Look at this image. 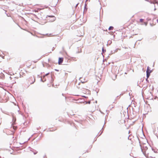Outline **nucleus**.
<instances>
[{
  "mask_svg": "<svg viewBox=\"0 0 158 158\" xmlns=\"http://www.w3.org/2000/svg\"><path fill=\"white\" fill-rule=\"evenodd\" d=\"M95 74L97 77V80L98 81V82L100 81L102 78L103 73V70H94Z\"/></svg>",
  "mask_w": 158,
  "mask_h": 158,
  "instance_id": "nucleus-1",
  "label": "nucleus"
},
{
  "mask_svg": "<svg viewBox=\"0 0 158 158\" xmlns=\"http://www.w3.org/2000/svg\"><path fill=\"white\" fill-rule=\"evenodd\" d=\"M115 139L118 144L120 145L121 143L122 142L121 136L119 135H116L115 137Z\"/></svg>",
  "mask_w": 158,
  "mask_h": 158,
  "instance_id": "nucleus-2",
  "label": "nucleus"
},
{
  "mask_svg": "<svg viewBox=\"0 0 158 158\" xmlns=\"http://www.w3.org/2000/svg\"><path fill=\"white\" fill-rule=\"evenodd\" d=\"M132 110L133 111V114L134 115H135L139 112V106L136 107L134 105V107H132Z\"/></svg>",
  "mask_w": 158,
  "mask_h": 158,
  "instance_id": "nucleus-3",
  "label": "nucleus"
},
{
  "mask_svg": "<svg viewBox=\"0 0 158 158\" xmlns=\"http://www.w3.org/2000/svg\"><path fill=\"white\" fill-rule=\"evenodd\" d=\"M47 20L49 22H52L55 20L56 18L54 16H47L46 17Z\"/></svg>",
  "mask_w": 158,
  "mask_h": 158,
  "instance_id": "nucleus-4",
  "label": "nucleus"
},
{
  "mask_svg": "<svg viewBox=\"0 0 158 158\" xmlns=\"http://www.w3.org/2000/svg\"><path fill=\"white\" fill-rule=\"evenodd\" d=\"M146 70V77L147 78H148L150 75V71H149V70Z\"/></svg>",
  "mask_w": 158,
  "mask_h": 158,
  "instance_id": "nucleus-5",
  "label": "nucleus"
},
{
  "mask_svg": "<svg viewBox=\"0 0 158 158\" xmlns=\"http://www.w3.org/2000/svg\"><path fill=\"white\" fill-rule=\"evenodd\" d=\"M29 150L32 152H33L34 153V155L35 154H36L37 152L35 150V149L31 148L30 147H29Z\"/></svg>",
  "mask_w": 158,
  "mask_h": 158,
  "instance_id": "nucleus-6",
  "label": "nucleus"
},
{
  "mask_svg": "<svg viewBox=\"0 0 158 158\" xmlns=\"http://www.w3.org/2000/svg\"><path fill=\"white\" fill-rule=\"evenodd\" d=\"M64 59L63 58H59L58 60V64H60L63 62Z\"/></svg>",
  "mask_w": 158,
  "mask_h": 158,
  "instance_id": "nucleus-7",
  "label": "nucleus"
},
{
  "mask_svg": "<svg viewBox=\"0 0 158 158\" xmlns=\"http://www.w3.org/2000/svg\"><path fill=\"white\" fill-rule=\"evenodd\" d=\"M19 74L20 77H21V76H22V75L25 76V73L23 72V70H21V71L19 73Z\"/></svg>",
  "mask_w": 158,
  "mask_h": 158,
  "instance_id": "nucleus-8",
  "label": "nucleus"
},
{
  "mask_svg": "<svg viewBox=\"0 0 158 158\" xmlns=\"http://www.w3.org/2000/svg\"><path fill=\"white\" fill-rule=\"evenodd\" d=\"M104 127V125H103L101 130L100 131V134H99V135L98 136H100L102 134V133H103V127Z\"/></svg>",
  "mask_w": 158,
  "mask_h": 158,
  "instance_id": "nucleus-9",
  "label": "nucleus"
},
{
  "mask_svg": "<svg viewBox=\"0 0 158 158\" xmlns=\"http://www.w3.org/2000/svg\"><path fill=\"white\" fill-rule=\"evenodd\" d=\"M5 76L4 74L2 73V72L1 73V77H3Z\"/></svg>",
  "mask_w": 158,
  "mask_h": 158,
  "instance_id": "nucleus-10",
  "label": "nucleus"
},
{
  "mask_svg": "<svg viewBox=\"0 0 158 158\" xmlns=\"http://www.w3.org/2000/svg\"><path fill=\"white\" fill-rule=\"evenodd\" d=\"M113 29V27L112 26L110 27L109 28V30H112Z\"/></svg>",
  "mask_w": 158,
  "mask_h": 158,
  "instance_id": "nucleus-11",
  "label": "nucleus"
},
{
  "mask_svg": "<svg viewBox=\"0 0 158 158\" xmlns=\"http://www.w3.org/2000/svg\"><path fill=\"white\" fill-rule=\"evenodd\" d=\"M140 148H141V151L143 152V153L144 154V153L145 152L143 151V149L142 148V146H141V144H140Z\"/></svg>",
  "mask_w": 158,
  "mask_h": 158,
  "instance_id": "nucleus-12",
  "label": "nucleus"
},
{
  "mask_svg": "<svg viewBox=\"0 0 158 158\" xmlns=\"http://www.w3.org/2000/svg\"><path fill=\"white\" fill-rule=\"evenodd\" d=\"M152 149L154 152V153H158L157 151H155V150L153 148H152Z\"/></svg>",
  "mask_w": 158,
  "mask_h": 158,
  "instance_id": "nucleus-13",
  "label": "nucleus"
},
{
  "mask_svg": "<svg viewBox=\"0 0 158 158\" xmlns=\"http://www.w3.org/2000/svg\"><path fill=\"white\" fill-rule=\"evenodd\" d=\"M143 21H144V19H140V20H139V22L140 23L143 22Z\"/></svg>",
  "mask_w": 158,
  "mask_h": 158,
  "instance_id": "nucleus-14",
  "label": "nucleus"
},
{
  "mask_svg": "<svg viewBox=\"0 0 158 158\" xmlns=\"http://www.w3.org/2000/svg\"><path fill=\"white\" fill-rule=\"evenodd\" d=\"M35 81V78H34V81L31 83V84H33L34 83V82Z\"/></svg>",
  "mask_w": 158,
  "mask_h": 158,
  "instance_id": "nucleus-15",
  "label": "nucleus"
},
{
  "mask_svg": "<svg viewBox=\"0 0 158 158\" xmlns=\"http://www.w3.org/2000/svg\"><path fill=\"white\" fill-rule=\"evenodd\" d=\"M131 22H134V21H133V20H132L131 21H130V23H129V26H130V25H131V24H132V23H131Z\"/></svg>",
  "mask_w": 158,
  "mask_h": 158,
  "instance_id": "nucleus-16",
  "label": "nucleus"
},
{
  "mask_svg": "<svg viewBox=\"0 0 158 158\" xmlns=\"http://www.w3.org/2000/svg\"><path fill=\"white\" fill-rule=\"evenodd\" d=\"M90 102H91V101H89L86 102V104L88 103L89 104H90Z\"/></svg>",
  "mask_w": 158,
  "mask_h": 158,
  "instance_id": "nucleus-17",
  "label": "nucleus"
},
{
  "mask_svg": "<svg viewBox=\"0 0 158 158\" xmlns=\"http://www.w3.org/2000/svg\"><path fill=\"white\" fill-rule=\"evenodd\" d=\"M143 148L145 150H146L148 149V148L146 146L143 147Z\"/></svg>",
  "mask_w": 158,
  "mask_h": 158,
  "instance_id": "nucleus-18",
  "label": "nucleus"
},
{
  "mask_svg": "<svg viewBox=\"0 0 158 158\" xmlns=\"http://www.w3.org/2000/svg\"><path fill=\"white\" fill-rule=\"evenodd\" d=\"M23 72H24L25 73H27V71H26V70H23ZM26 74V73H25V75Z\"/></svg>",
  "mask_w": 158,
  "mask_h": 158,
  "instance_id": "nucleus-19",
  "label": "nucleus"
},
{
  "mask_svg": "<svg viewBox=\"0 0 158 158\" xmlns=\"http://www.w3.org/2000/svg\"><path fill=\"white\" fill-rule=\"evenodd\" d=\"M40 81H42V82H44L45 81H46V80H43L42 79V78H41V79H40Z\"/></svg>",
  "mask_w": 158,
  "mask_h": 158,
  "instance_id": "nucleus-20",
  "label": "nucleus"
},
{
  "mask_svg": "<svg viewBox=\"0 0 158 158\" xmlns=\"http://www.w3.org/2000/svg\"><path fill=\"white\" fill-rule=\"evenodd\" d=\"M6 70H3V72H4V73H6V74H7V73L6 72H7V71H6Z\"/></svg>",
  "mask_w": 158,
  "mask_h": 158,
  "instance_id": "nucleus-21",
  "label": "nucleus"
},
{
  "mask_svg": "<svg viewBox=\"0 0 158 158\" xmlns=\"http://www.w3.org/2000/svg\"><path fill=\"white\" fill-rule=\"evenodd\" d=\"M148 78H147H147H146V81H147V82H149V81H148Z\"/></svg>",
  "mask_w": 158,
  "mask_h": 158,
  "instance_id": "nucleus-22",
  "label": "nucleus"
},
{
  "mask_svg": "<svg viewBox=\"0 0 158 158\" xmlns=\"http://www.w3.org/2000/svg\"><path fill=\"white\" fill-rule=\"evenodd\" d=\"M157 99V100H158V97H157L156 96V97L155 98H154V99Z\"/></svg>",
  "mask_w": 158,
  "mask_h": 158,
  "instance_id": "nucleus-23",
  "label": "nucleus"
},
{
  "mask_svg": "<svg viewBox=\"0 0 158 158\" xmlns=\"http://www.w3.org/2000/svg\"><path fill=\"white\" fill-rule=\"evenodd\" d=\"M114 70H115L111 69V72L113 73L114 72Z\"/></svg>",
  "mask_w": 158,
  "mask_h": 158,
  "instance_id": "nucleus-24",
  "label": "nucleus"
},
{
  "mask_svg": "<svg viewBox=\"0 0 158 158\" xmlns=\"http://www.w3.org/2000/svg\"><path fill=\"white\" fill-rule=\"evenodd\" d=\"M149 71H150V73H151L153 71V70H149Z\"/></svg>",
  "mask_w": 158,
  "mask_h": 158,
  "instance_id": "nucleus-25",
  "label": "nucleus"
},
{
  "mask_svg": "<svg viewBox=\"0 0 158 158\" xmlns=\"http://www.w3.org/2000/svg\"><path fill=\"white\" fill-rule=\"evenodd\" d=\"M137 138H138V140H139V143H140V141L139 139V138L138 137H137Z\"/></svg>",
  "mask_w": 158,
  "mask_h": 158,
  "instance_id": "nucleus-26",
  "label": "nucleus"
},
{
  "mask_svg": "<svg viewBox=\"0 0 158 158\" xmlns=\"http://www.w3.org/2000/svg\"><path fill=\"white\" fill-rule=\"evenodd\" d=\"M49 73H47L45 74V76H47V75H48V74Z\"/></svg>",
  "mask_w": 158,
  "mask_h": 158,
  "instance_id": "nucleus-27",
  "label": "nucleus"
},
{
  "mask_svg": "<svg viewBox=\"0 0 158 158\" xmlns=\"http://www.w3.org/2000/svg\"><path fill=\"white\" fill-rule=\"evenodd\" d=\"M9 73H8V74H10V75H12V74H11V73H10V72H8Z\"/></svg>",
  "mask_w": 158,
  "mask_h": 158,
  "instance_id": "nucleus-28",
  "label": "nucleus"
},
{
  "mask_svg": "<svg viewBox=\"0 0 158 158\" xmlns=\"http://www.w3.org/2000/svg\"><path fill=\"white\" fill-rule=\"evenodd\" d=\"M115 79H113L114 80H115V79L116 78V75H115Z\"/></svg>",
  "mask_w": 158,
  "mask_h": 158,
  "instance_id": "nucleus-29",
  "label": "nucleus"
},
{
  "mask_svg": "<svg viewBox=\"0 0 158 158\" xmlns=\"http://www.w3.org/2000/svg\"><path fill=\"white\" fill-rule=\"evenodd\" d=\"M118 97H119V96H117L116 97V98L115 99V100H116V99H117V98H118Z\"/></svg>",
  "mask_w": 158,
  "mask_h": 158,
  "instance_id": "nucleus-30",
  "label": "nucleus"
},
{
  "mask_svg": "<svg viewBox=\"0 0 158 158\" xmlns=\"http://www.w3.org/2000/svg\"><path fill=\"white\" fill-rule=\"evenodd\" d=\"M55 71H57V72H58L59 71V70H55Z\"/></svg>",
  "mask_w": 158,
  "mask_h": 158,
  "instance_id": "nucleus-31",
  "label": "nucleus"
},
{
  "mask_svg": "<svg viewBox=\"0 0 158 158\" xmlns=\"http://www.w3.org/2000/svg\"><path fill=\"white\" fill-rule=\"evenodd\" d=\"M31 79L32 80L33 79V78L32 77H31V78H30V79Z\"/></svg>",
  "mask_w": 158,
  "mask_h": 158,
  "instance_id": "nucleus-32",
  "label": "nucleus"
},
{
  "mask_svg": "<svg viewBox=\"0 0 158 158\" xmlns=\"http://www.w3.org/2000/svg\"><path fill=\"white\" fill-rule=\"evenodd\" d=\"M14 130H16V129H17V128L16 127V128H14Z\"/></svg>",
  "mask_w": 158,
  "mask_h": 158,
  "instance_id": "nucleus-33",
  "label": "nucleus"
},
{
  "mask_svg": "<svg viewBox=\"0 0 158 158\" xmlns=\"http://www.w3.org/2000/svg\"><path fill=\"white\" fill-rule=\"evenodd\" d=\"M119 70H118V72H119Z\"/></svg>",
  "mask_w": 158,
  "mask_h": 158,
  "instance_id": "nucleus-34",
  "label": "nucleus"
},
{
  "mask_svg": "<svg viewBox=\"0 0 158 158\" xmlns=\"http://www.w3.org/2000/svg\"><path fill=\"white\" fill-rule=\"evenodd\" d=\"M52 86L53 87V86H54V84H53L52 85Z\"/></svg>",
  "mask_w": 158,
  "mask_h": 158,
  "instance_id": "nucleus-35",
  "label": "nucleus"
},
{
  "mask_svg": "<svg viewBox=\"0 0 158 158\" xmlns=\"http://www.w3.org/2000/svg\"><path fill=\"white\" fill-rule=\"evenodd\" d=\"M82 83H83L84 82H81Z\"/></svg>",
  "mask_w": 158,
  "mask_h": 158,
  "instance_id": "nucleus-36",
  "label": "nucleus"
},
{
  "mask_svg": "<svg viewBox=\"0 0 158 158\" xmlns=\"http://www.w3.org/2000/svg\"><path fill=\"white\" fill-rule=\"evenodd\" d=\"M46 22H47V21H45L44 22V23H46Z\"/></svg>",
  "mask_w": 158,
  "mask_h": 158,
  "instance_id": "nucleus-37",
  "label": "nucleus"
},
{
  "mask_svg": "<svg viewBox=\"0 0 158 158\" xmlns=\"http://www.w3.org/2000/svg\"><path fill=\"white\" fill-rule=\"evenodd\" d=\"M95 103H97V101H95Z\"/></svg>",
  "mask_w": 158,
  "mask_h": 158,
  "instance_id": "nucleus-38",
  "label": "nucleus"
},
{
  "mask_svg": "<svg viewBox=\"0 0 158 158\" xmlns=\"http://www.w3.org/2000/svg\"><path fill=\"white\" fill-rule=\"evenodd\" d=\"M115 103V102H113V103Z\"/></svg>",
  "mask_w": 158,
  "mask_h": 158,
  "instance_id": "nucleus-39",
  "label": "nucleus"
},
{
  "mask_svg": "<svg viewBox=\"0 0 158 158\" xmlns=\"http://www.w3.org/2000/svg\"><path fill=\"white\" fill-rule=\"evenodd\" d=\"M134 69H133V70H132V71H133V72H134Z\"/></svg>",
  "mask_w": 158,
  "mask_h": 158,
  "instance_id": "nucleus-40",
  "label": "nucleus"
},
{
  "mask_svg": "<svg viewBox=\"0 0 158 158\" xmlns=\"http://www.w3.org/2000/svg\"><path fill=\"white\" fill-rule=\"evenodd\" d=\"M157 22H158V19L157 20Z\"/></svg>",
  "mask_w": 158,
  "mask_h": 158,
  "instance_id": "nucleus-41",
  "label": "nucleus"
},
{
  "mask_svg": "<svg viewBox=\"0 0 158 158\" xmlns=\"http://www.w3.org/2000/svg\"><path fill=\"white\" fill-rule=\"evenodd\" d=\"M66 89H67V87H66Z\"/></svg>",
  "mask_w": 158,
  "mask_h": 158,
  "instance_id": "nucleus-42",
  "label": "nucleus"
},
{
  "mask_svg": "<svg viewBox=\"0 0 158 158\" xmlns=\"http://www.w3.org/2000/svg\"><path fill=\"white\" fill-rule=\"evenodd\" d=\"M127 73L126 72L125 73V74H127Z\"/></svg>",
  "mask_w": 158,
  "mask_h": 158,
  "instance_id": "nucleus-43",
  "label": "nucleus"
},
{
  "mask_svg": "<svg viewBox=\"0 0 158 158\" xmlns=\"http://www.w3.org/2000/svg\"><path fill=\"white\" fill-rule=\"evenodd\" d=\"M12 74L13 75H14V73H12Z\"/></svg>",
  "mask_w": 158,
  "mask_h": 158,
  "instance_id": "nucleus-44",
  "label": "nucleus"
},
{
  "mask_svg": "<svg viewBox=\"0 0 158 158\" xmlns=\"http://www.w3.org/2000/svg\"><path fill=\"white\" fill-rule=\"evenodd\" d=\"M147 69H148V68Z\"/></svg>",
  "mask_w": 158,
  "mask_h": 158,
  "instance_id": "nucleus-45",
  "label": "nucleus"
},
{
  "mask_svg": "<svg viewBox=\"0 0 158 158\" xmlns=\"http://www.w3.org/2000/svg\"><path fill=\"white\" fill-rule=\"evenodd\" d=\"M63 94H62V95H63Z\"/></svg>",
  "mask_w": 158,
  "mask_h": 158,
  "instance_id": "nucleus-46",
  "label": "nucleus"
},
{
  "mask_svg": "<svg viewBox=\"0 0 158 158\" xmlns=\"http://www.w3.org/2000/svg\"><path fill=\"white\" fill-rule=\"evenodd\" d=\"M114 108V107H112V108Z\"/></svg>",
  "mask_w": 158,
  "mask_h": 158,
  "instance_id": "nucleus-47",
  "label": "nucleus"
},
{
  "mask_svg": "<svg viewBox=\"0 0 158 158\" xmlns=\"http://www.w3.org/2000/svg\"><path fill=\"white\" fill-rule=\"evenodd\" d=\"M96 139L95 140V141H96Z\"/></svg>",
  "mask_w": 158,
  "mask_h": 158,
  "instance_id": "nucleus-48",
  "label": "nucleus"
},
{
  "mask_svg": "<svg viewBox=\"0 0 158 158\" xmlns=\"http://www.w3.org/2000/svg\"><path fill=\"white\" fill-rule=\"evenodd\" d=\"M84 97H85L86 98V97L85 96H84Z\"/></svg>",
  "mask_w": 158,
  "mask_h": 158,
  "instance_id": "nucleus-49",
  "label": "nucleus"
},
{
  "mask_svg": "<svg viewBox=\"0 0 158 158\" xmlns=\"http://www.w3.org/2000/svg\"><path fill=\"white\" fill-rule=\"evenodd\" d=\"M157 150V151H158V150Z\"/></svg>",
  "mask_w": 158,
  "mask_h": 158,
  "instance_id": "nucleus-50",
  "label": "nucleus"
}]
</instances>
